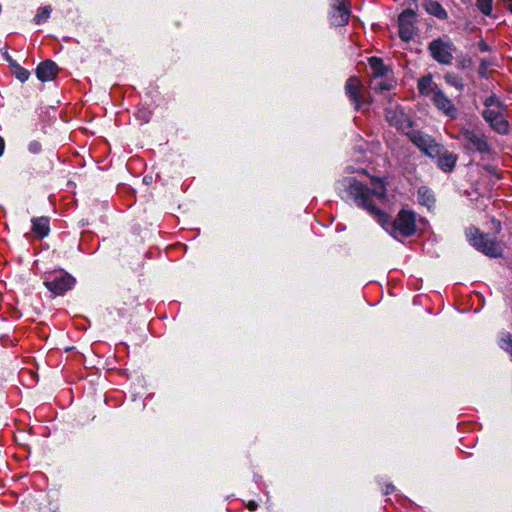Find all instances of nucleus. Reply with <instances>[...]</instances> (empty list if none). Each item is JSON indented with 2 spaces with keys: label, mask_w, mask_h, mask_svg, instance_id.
Returning <instances> with one entry per match:
<instances>
[{
  "label": "nucleus",
  "mask_w": 512,
  "mask_h": 512,
  "mask_svg": "<svg viewBox=\"0 0 512 512\" xmlns=\"http://www.w3.org/2000/svg\"><path fill=\"white\" fill-rule=\"evenodd\" d=\"M478 47H479V50L482 51V52L489 51V46H488V44L485 41H480L479 44H478Z\"/></svg>",
  "instance_id": "28"
},
{
  "label": "nucleus",
  "mask_w": 512,
  "mask_h": 512,
  "mask_svg": "<svg viewBox=\"0 0 512 512\" xmlns=\"http://www.w3.org/2000/svg\"><path fill=\"white\" fill-rule=\"evenodd\" d=\"M386 120L391 126L408 133L411 128L410 117L399 106L389 107L385 110Z\"/></svg>",
  "instance_id": "8"
},
{
  "label": "nucleus",
  "mask_w": 512,
  "mask_h": 512,
  "mask_svg": "<svg viewBox=\"0 0 512 512\" xmlns=\"http://www.w3.org/2000/svg\"><path fill=\"white\" fill-rule=\"evenodd\" d=\"M247 507L250 511H255L258 507V504L255 501H250Z\"/></svg>",
  "instance_id": "29"
},
{
  "label": "nucleus",
  "mask_w": 512,
  "mask_h": 512,
  "mask_svg": "<svg viewBox=\"0 0 512 512\" xmlns=\"http://www.w3.org/2000/svg\"><path fill=\"white\" fill-rule=\"evenodd\" d=\"M13 73L15 77L21 81L26 82L30 77V72L24 67L20 66L17 62L12 63Z\"/></svg>",
  "instance_id": "25"
},
{
  "label": "nucleus",
  "mask_w": 512,
  "mask_h": 512,
  "mask_svg": "<svg viewBox=\"0 0 512 512\" xmlns=\"http://www.w3.org/2000/svg\"><path fill=\"white\" fill-rule=\"evenodd\" d=\"M504 112L500 113V115L493 117L489 121H487L491 128L500 134H506L509 131V123L504 117Z\"/></svg>",
  "instance_id": "19"
},
{
  "label": "nucleus",
  "mask_w": 512,
  "mask_h": 512,
  "mask_svg": "<svg viewBox=\"0 0 512 512\" xmlns=\"http://www.w3.org/2000/svg\"><path fill=\"white\" fill-rule=\"evenodd\" d=\"M415 12L404 10L398 17L399 36L403 41H410L415 33Z\"/></svg>",
  "instance_id": "9"
},
{
  "label": "nucleus",
  "mask_w": 512,
  "mask_h": 512,
  "mask_svg": "<svg viewBox=\"0 0 512 512\" xmlns=\"http://www.w3.org/2000/svg\"><path fill=\"white\" fill-rule=\"evenodd\" d=\"M7 60L9 61L10 65L12 66V63L15 62L14 60H12L10 57L7 56Z\"/></svg>",
  "instance_id": "34"
},
{
  "label": "nucleus",
  "mask_w": 512,
  "mask_h": 512,
  "mask_svg": "<svg viewBox=\"0 0 512 512\" xmlns=\"http://www.w3.org/2000/svg\"><path fill=\"white\" fill-rule=\"evenodd\" d=\"M453 137L459 140L468 151L480 154H489L491 151L485 135L477 130L461 128Z\"/></svg>",
  "instance_id": "2"
},
{
  "label": "nucleus",
  "mask_w": 512,
  "mask_h": 512,
  "mask_svg": "<svg viewBox=\"0 0 512 512\" xmlns=\"http://www.w3.org/2000/svg\"><path fill=\"white\" fill-rule=\"evenodd\" d=\"M345 92L356 110H361L370 104L365 96L366 89L361 80L356 76L348 78L345 84Z\"/></svg>",
  "instance_id": "6"
},
{
  "label": "nucleus",
  "mask_w": 512,
  "mask_h": 512,
  "mask_svg": "<svg viewBox=\"0 0 512 512\" xmlns=\"http://www.w3.org/2000/svg\"><path fill=\"white\" fill-rule=\"evenodd\" d=\"M59 68L52 60H45L41 62L36 68L37 78L42 82L52 81L55 79Z\"/></svg>",
  "instance_id": "11"
},
{
  "label": "nucleus",
  "mask_w": 512,
  "mask_h": 512,
  "mask_svg": "<svg viewBox=\"0 0 512 512\" xmlns=\"http://www.w3.org/2000/svg\"><path fill=\"white\" fill-rule=\"evenodd\" d=\"M394 490V486L393 485H388L386 490H385V494H389L391 493L392 491Z\"/></svg>",
  "instance_id": "32"
},
{
  "label": "nucleus",
  "mask_w": 512,
  "mask_h": 512,
  "mask_svg": "<svg viewBox=\"0 0 512 512\" xmlns=\"http://www.w3.org/2000/svg\"><path fill=\"white\" fill-rule=\"evenodd\" d=\"M75 278L67 272H53L46 276L44 285L55 295H63L75 285Z\"/></svg>",
  "instance_id": "4"
},
{
  "label": "nucleus",
  "mask_w": 512,
  "mask_h": 512,
  "mask_svg": "<svg viewBox=\"0 0 512 512\" xmlns=\"http://www.w3.org/2000/svg\"><path fill=\"white\" fill-rule=\"evenodd\" d=\"M493 0H477V7L484 15H490Z\"/></svg>",
  "instance_id": "26"
},
{
  "label": "nucleus",
  "mask_w": 512,
  "mask_h": 512,
  "mask_svg": "<svg viewBox=\"0 0 512 512\" xmlns=\"http://www.w3.org/2000/svg\"><path fill=\"white\" fill-rule=\"evenodd\" d=\"M431 99L437 109L443 112L446 116L452 119L457 117V108L453 104L452 100L441 89L435 90V95H432Z\"/></svg>",
  "instance_id": "10"
},
{
  "label": "nucleus",
  "mask_w": 512,
  "mask_h": 512,
  "mask_svg": "<svg viewBox=\"0 0 512 512\" xmlns=\"http://www.w3.org/2000/svg\"><path fill=\"white\" fill-rule=\"evenodd\" d=\"M27 148L31 154H35V155L41 153V151H42V145L37 140L30 141Z\"/></svg>",
  "instance_id": "27"
},
{
  "label": "nucleus",
  "mask_w": 512,
  "mask_h": 512,
  "mask_svg": "<svg viewBox=\"0 0 512 512\" xmlns=\"http://www.w3.org/2000/svg\"><path fill=\"white\" fill-rule=\"evenodd\" d=\"M417 88L421 95L431 97L435 95V90H440V88L433 82V78L431 75L423 76L418 80Z\"/></svg>",
  "instance_id": "15"
},
{
  "label": "nucleus",
  "mask_w": 512,
  "mask_h": 512,
  "mask_svg": "<svg viewBox=\"0 0 512 512\" xmlns=\"http://www.w3.org/2000/svg\"><path fill=\"white\" fill-rule=\"evenodd\" d=\"M7 60L9 61L10 65L12 66V63L15 62L14 60H12L10 57L7 56Z\"/></svg>",
  "instance_id": "35"
},
{
  "label": "nucleus",
  "mask_w": 512,
  "mask_h": 512,
  "mask_svg": "<svg viewBox=\"0 0 512 512\" xmlns=\"http://www.w3.org/2000/svg\"><path fill=\"white\" fill-rule=\"evenodd\" d=\"M418 201L420 204L427 206L429 209L434 205V196L430 189L421 187L418 190Z\"/></svg>",
  "instance_id": "21"
},
{
  "label": "nucleus",
  "mask_w": 512,
  "mask_h": 512,
  "mask_svg": "<svg viewBox=\"0 0 512 512\" xmlns=\"http://www.w3.org/2000/svg\"><path fill=\"white\" fill-rule=\"evenodd\" d=\"M335 6H345V0H334Z\"/></svg>",
  "instance_id": "31"
},
{
  "label": "nucleus",
  "mask_w": 512,
  "mask_h": 512,
  "mask_svg": "<svg viewBox=\"0 0 512 512\" xmlns=\"http://www.w3.org/2000/svg\"><path fill=\"white\" fill-rule=\"evenodd\" d=\"M394 84V80L388 76L371 80L372 89L379 93L393 89Z\"/></svg>",
  "instance_id": "20"
},
{
  "label": "nucleus",
  "mask_w": 512,
  "mask_h": 512,
  "mask_svg": "<svg viewBox=\"0 0 512 512\" xmlns=\"http://www.w3.org/2000/svg\"><path fill=\"white\" fill-rule=\"evenodd\" d=\"M485 109L482 112V116L486 121H489L493 117L500 115L504 112V108L495 95H491L486 98L484 102Z\"/></svg>",
  "instance_id": "12"
},
{
  "label": "nucleus",
  "mask_w": 512,
  "mask_h": 512,
  "mask_svg": "<svg viewBox=\"0 0 512 512\" xmlns=\"http://www.w3.org/2000/svg\"><path fill=\"white\" fill-rule=\"evenodd\" d=\"M428 50L432 58L440 64L450 65L453 61L455 46L449 39L433 40L429 43Z\"/></svg>",
  "instance_id": "5"
},
{
  "label": "nucleus",
  "mask_w": 512,
  "mask_h": 512,
  "mask_svg": "<svg viewBox=\"0 0 512 512\" xmlns=\"http://www.w3.org/2000/svg\"><path fill=\"white\" fill-rule=\"evenodd\" d=\"M423 7L425 11L437 17L438 19H446L448 17V14L446 10L442 7V5L435 0H424Z\"/></svg>",
  "instance_id": "18"
},
{
  "label": "nucleus",
  "mask_w": 512,
  "mask_h": 512,
  "mask_svg": "<svg viewBox=\"0 0 512 512\" xmlns=\"http://www.w3.org/2000/svg\"><path fill=\"white\" fill-rule=\"evenodd\" d=\"M507 6H508V9L511 11L512 13V0H508L507 2Z\"/></svg>",
  "instance_id": "33"
},
{
  "label": "nucleus",
  "mask_w": 512,
  "mask_h": 512,
  "mask_svg": "<svg viewBox=\"0 0 512 512\" xmlns=\"http://www.w3.org/2000/svg\"><path fill=\"white\" fill-rule=\"evenodd\" d=\"M340 185L347 196L359 208L369 213L393 238H407L416 233L417 219L413 211L401 209L395 219L390 221L389 215L376 206L377 203L387 200L386 187L382 180L374 179L371 188L355 178H345Z\"/></svg>",
  "instance_id": "1"
},
{
  "label": "nucleus",
  "mask_w": 512,
  "mask_h": 512,
  "mask_svg": "<svg viewBox=\"0 0 512 512\" xmlns=\"http://www.w3.org/2000/svg\"><path fill=\"white\" fill-rule=\"evenodd\" d=\"M499 346L501 349L510 354L512 360V334L503 332L499 339Z\"/></svg>",
  "instance_id": "23"
},
{
  "label": "nucleus",
  "mask_w": 512,
  "mask_h": 512,
  "mask_svg": "<svg viewBox=\"0 0 512 512\" xmlns=\"http://www.w3.org/2000/svg\"><path fill=\"white\" fill-rule=\"evenodd\" d=\"M445 82L456 88L459 91H462L464 89V82L462 77H460L458 74L454 72H448L444 76Z\"/></svg>",
  "instance_id": "22"
},
{
  "label": "nucleus",
  "mask_w": 512,
  "mask_h": 512,
  "mask_svg": "<svg viewBox=\"0 0 512 512\" xmlns=\"http://www.w3.org/2000/svg\"><path fill=\"white\" fill-rule=\"evenodd\" d=\"M51 11L52 9L50 6L40 7L34 17L35 24L41 25L45 23L49 19Z\"/></svg>",
  "instance_id": "24"
},
{
  "label": "nucleus",
  "mask_w": 512,
  "mask_h": 512,
  "mask_svg": "<svg viewBox=\"0 0 512 512\" xmlns=\"http://www.w3.org/2000/svg\"><path fill=\"white\" fill-rule=\"evenodd\" d=\"M369 67L371 70L372 79H379L388 76L390 70L384 65L381 58H369Z\"/></svg>",
  "instance_id": "16"
},
{
  "label": "nucleus",
  "mask_w": 512,
  "mask_h": 512,
  "mask_svg": "<svg viewBox=\"0 0 512 512\" xmlns=\"http://www.w3.org/2000/svg\"><path fill=\"white\" fill-rule=\"evenodd\" d=\"M350 18V10L346 6H332L330 21L334 26H344Z\"/></svg>",
  "instance_id": "13"
},
{
  "label": "nucleus",
  "mask_w": 512,
  "mask_h": 512,
  "mask_svg": "<svg viewBox=\"0 0 512 512\" xmlns=\"http://www.w3.org/2000/svg\"><path fill=\"white\" fill-rule=\"evenodd\" d=\"M467 236L471 244L479 251L490 257H498L502 253L501 246L487 234L481 233L476 228H470Z\"/></svg>",
  "instance_id": "3"
},
{
  "label": "nucleus",
  "mask_w": 512,
  "mask_h": 512,
  "mask_svg": "<svg viewBox=\"0 0 512 512\" xmlns=\"http://www.w3.org/2000/svg\"><path fill=\"white\" fill-rule=\"evenodd\" d=\"M49 218L45 216L32 219V232L39 238H44L49 234Z\"/></svg>",
  "instance_id": "17"
},
{
  "label": "nucleus",
  "mask_w": 512,
  "mask_h": 512,
  "mask_svg": "<svg viewBox=\"0 0 512 512\" xmlns=\"http://www.w3.org/2000/svg\"><path fill=\"white\" fill-rule=\"evenodd\" d=\"M407 134L410 140L427 156L436 158V156L440 154L442 146L429 135L420 131H411Z\"/></svg>",
  "instance_id": "7"
},
{
  "label": "nucleus",
  "mask_w": 512,
  "mask_h": 512,
  "mask_svg": "<svg viewBox=\"0 0 512 512\" xmlns=\"http://www.w3.org/2000/svg\"><path fill=\"white\" fill-rule=\"evenodd\" d=\"M438 158V166L441 170L444 172H450L453 170L456 161H457V155L449 152L447 150H444L442 148L439 155L436 156Z\"/></svg>",
  "instance_id": "14"
},
{
  "label": "nucleus",
  "mask_w": 512,
  "mask_h": 512,
  "mask_svg": "<svg viewBox=\"0 0 512 512\" xmlns=\"http://www.w3.org/2000/svg\"><path fill=\"white\" fill-rule=\"evenodd\" d=\"M4 149H5V141H4V139L0 136V157L3 155V153H4Z\"/></svg>",
  "instance_id": "30"
}]
</instances>
